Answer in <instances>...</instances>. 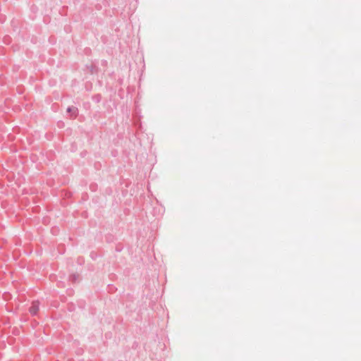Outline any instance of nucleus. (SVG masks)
<instances>
[{
    "mask_svg": "<svg viewBox=\"0 0 361 361\" xmlns=\"http://www.w3.org/2000/svg\"><path fill=\"white\" fill-rule=\"evenodd\" d=\"M39 310V302L35 301L32 303V305L30 306L29 311L31 314L35 315Z\"/></svg>",
    "mask_w": 361,
    "mask_h": 361,
    "instance_id": "obj_1",
    "label": "nucleus"
},
{
    "mask_svg": "<svg viewBox=\"0 0 361 361\" xmlns=\"http://www.w3.org/2000/svg\"><path fill=\"white\" fill-rule=\"evenodd\" d=\"M67 112L71 113L73 116L76 117L78 114V109L75 106H69L67 109Z\"/></svg>",
    "mask_w": 361,
    "mask_h": 361,
    "instance_id": "obj_2",
    "label": "nucleus"
}]
</instances>
